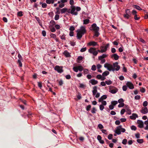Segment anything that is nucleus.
I'll return each mask as SVG.
<instances>
[{
  "instance_id": "obj_1",
  "label": "nucleus",
  "mask_w": 148,
  "mask_h": 148,
  "mask_svg": "<svg viewBox=\"0 0 148 148\" xmlns=\"http://www.w3.org/2000/svg\"><path fill=\"white\" fill-rule=\"evenodd\" d=\"M77 36L78 39H80L82 37V36L86 33V30L84 26H81L80 29L77 31Z\"/></svg>"
},
{
  "instance_id": "obj_2",
  "label": "nucleus",
  "mask_w": 148,
  "mask_h": 148,
  "mask_svg": "<svg viewBox=\"0 0 148 148\" xmlns=\"http://www.w3.org/2000/svg\"><path fill=\"white\" fill-rule=\"evenodd\" d=\"M91 27L92 29L91 30L95 32V35L93 37L95 36L96 37H98L99 34V33L98 32L99 29V27H97L96 24L95 23H94L92 25Z\"/></svg>"
},
{
  "instance_id": "obj_3",
  "label": "nucleus",
  "mask_w": 148,
  "mask_h": 148,
  "mask_svg": "<svg viewBox=\"0 0 148 148\" xmlns=\"http://www.w3.org/2000/svg\"><path fill=\"white\" fill-rule=\"evenodd\" d=\"M71 13L72 14L76 15L77 14V11L80 10L81 8L79 7H76L73 5L71 6Z\"/></svg>"
},
{
  "instance_id": "obj_4",
  "label": "nucleus",
  "mask_w": 148,
  "mask_h": 148,
  "mask_svg": "<svg viewBox=\"0 0 148 148\" xmlns=\"http://www.w3.org/2000/svg\"><path fill=\"white\" fill-rule=\"evenodd\" d=\"M125 131V130L124 128H122V126L120 125L116 127V129L115 130V133L119 135L121 134V132H124Z\"/></svg>"
},
{
  "instance_id": "obj_5",
  "label": "nucleus",
  "mask_w": 148,
  "mask_h": 148,
  "mask_svg": "<svg viewBox=\"0 0 148 148\" xmlns=\"http://www.w3.org/2000/svg\"><path fill=\"white\" fill-rule=\"evenodd\" d=\"M104 67L105 68H107V69L110 71H114L115 70V69L113 67V66L109 63H105L104 65Z\"/></svg>"
},
{
  "instance_id": "obj_6",
  "label": "nucleus",
  "mask_w": 148,
  "mask_h": 148,
  "mask_svg": "<svg viewBox=\"0 0 148 148\" xmlns=\"http://www.w3.org/2000/svg\"><path fill=\"white\" fill-rule=\"evenodd\" d=\"M93 90L92 91L93 95H95L96 98H98L100 96V94L99 93L97 92V87L95 86L93 88Z\"/></svg>"
},
{
  "instance_id": "obj_7",
  "label": "nucleus",
  "mask_w": 148,
  "mask_h": 148,
  "mask_svg": "<svg viewBox=\"0 0 148 148\" xmlns=\"http://www.w3.org/2000/svg\"><path fill=\"white\" fill-rule=\"evenodd\" d=\"M95 50V48L91 47L88 50V52L91 53H92L93 55L96 56L98 54V52Z\"/></svg>"
},
{
  "instance_id": "obj_8",
  "label": "nucleus",
  "mask_w": 148,
  "mask_h": 148,
  "mask_svg": "<svg viewBox=\"0 0 148 148\" xmlns=\"http://www.w3.org/2000/svg\"><path fill=\"white\" fill-rule=\"evenodd\" d=\"M126 14H124L123 16L124 18L128 19L130 17L131 14L129 10H127L125 11Z\"/></svg>"
},
{
  "instance_id": "obj_9",
  "label": "nucleus",
  "mask_w": 148,
  "mask_h": 148,
  "mask_svg": "<svg viewBox=\"0 0 148 148\" xmlns=\"http://www.w3.org/2000/svg\"><path fill=\"white\" fill-rule=\"evenodd\" d=\"M55 69L58 73H61L63 72L62 67L56 66L55 67Z\"/></svg>"
},
{
  "instance_id": "obj_10",
  "label": "nucleus",
  "mask_w": 148,
  "mask_h": 148,
  "mask_svg": "<svg viewBox=\"0 0 148 148\" xmlns=\"http://www.w3.org/2000/svg\"><path fill=\"white\" fill-rule=\"evenodd\" d=\"M118 64L117 62H115L113 64V67L116 71H118L120 69V66L118 65Z\"/></svg>"
},
{
  "instance_id": "obj_11",
  "label": "nucleus",
  "mask_w": 148,
  "mask_h": 148,
  "mask_svg": "<svg viewBox=\"0 0 148 148\" xmlns=\"http://www.w3.org/2000/svg\"><path fill=\"white\" fill-rule=\"evenodd\" d=\"M127 86L130 89H133L134 88V86L133 84L131 82H128L126 84Z\"/></svg>"
},
{
  "instance_id": "obj_12",
  "label": "nucleus",
  "mask_w": 148,
  "mask_h": 148,
  "mask_svg": "<svg viewBox=\"0 0 148 148\" xmlns=\"http://www.w3.org/2000/svg\"><path fill=\"white\" fill-rule=\"evenodd\" d=\"M137 123L138 124V126L140 128H142L143 127V123L142 121L138 120L137 121Z\"/></svg>"
},
{
  "instance_id": "obj_13",
  "label": "nucleus",
  "mask_w": 148,
  "mask_h": 148,
  "mask_svg": "<svg viewBox=\"0 0 148 148\" xmlns=\"http://www.w3.org/2000/svg\"><path fill=\"white\" fill-rule=\"evenodd\" d=\"M132 14L134 15V18L135 20H138L139 19L140 17H137V15L136 14V11L133 10L132 11Z\"/></svg>"
},
{
  "instance_id": "obj_14",
  "label": "nucleus",
  "mask_w": 148,
  "mask_h": 148,
  "mask_svg": "<svg viewBox=\"0 0 148 148\" xmlns=\"http://www.w3.org/2000/svg\"><path fill=\"white\" fill-rule=\"evenodd\" d=\"M88 45L91 46H95L97 45V42L93 41H92L88 43Z\"/></svg>"
},
{
  "instance_id": "obj_15",
  "label": "nucleus",
  "mask_w": 148,
  "mask_h": 148,
  "mask_svg": "<svg viewBox=\"0 0 148 148\" xmlns=\"http://www.w3.org/2000/svg\"><path fill=\"white\" fill-rule=\"evenodd\" d=\"M130 109L128 105H125L123 106V108L121 111H130Z\"/></svg>"
},
{
  "instance_id": "obj_16",
  "label": "nucleus",
  "mask_w": 148,
  "mask_h": 148,
  "mask_svg": "<svg viewBox=\"0 0 148 148\" xmlns=\"http://www.w3.org/2000/svg\"><path fill=\"white\" fill-rule=\"evenodd\" d=\"M138 117L137 114H136L133 113L132 114V115L130 116V118L133 120H135L136 117Z\"/></svg>"
},
{
  "instance_id": "obj_17",
  "label": "nucleus",
  "mask_w": 148,
  "mask_h": 148,
  "mask_svg": "<svg viewBox=\"0 0 148 148\" xmlns=\"http://www.w3.org/2000/svg\"><path fill=\"white\" fill-rule=\"evenodd\" d=\"M118 91V89L114 88L112 89H110V92L112 94H115Z\"/></svg>"
},
{
  "instance_id": "obj_18",
  "label": "nucleus",
  "mask_w": 148,
  "mask_h": 148,
  "mask_svg": "<svg viewBox=\"0 0 148 148\" xmlns=\"http://www.w3.org/2000/svg\"><path fill=\"white\" fill-rule=\"evenodd\" d=\"M89 82L91 83L92 85H95L97 84L98 81L93 79H91L89 81Z\"/></svg>"
},
{
  "instance_id": "obj_19",
  "label": "nucleus",
  "mask_w": 148,
  "mask_h": 148,
  "mask_svg": "<svg viewBox=\"0 0 148 148\" xmlns=\"http://www.w3.org/2000/svg\"><path fill=\"white\" fill-rule=\"evenodd\" d=\"M107 96L105 95H103L99 99V102L102 101L103 100L106 99L107 98Z\"/></svg>"
},
{
  "instance_id": "obj_20",
  "label": "nucleus",
  "mask_w": 148,
  "mask_h": 148,
  "mask_svg": "<svg viewBox=\"0 0 148 148\" xmlns=\"http://www.w3.org/2000/svg\"><path fill=\"white\" fill-rule=\"evenodd\" d=\"M111 57H114V59L116 60H118V59L119 58V56H118V55L117 54H116V53L112 55V56Z\"/></svg>"
},
{
  "instance_id": "obj_21",
  "label": "nucleus",
  "mask_w": 148,
  "mask_h": 148,
  "mask_svg": "<svg viewBox=\"0 0 148 148\" xmlns=\"http://www.w3.org/2000/svg\"><path fill=\"white\" fill-rule=\"evenodd\" d=\"M57 0H46V3L49 4H50V3H54V1H57Z\"/></svg>"
},
{
  "instance_id": "obj_22",
  "label": "nucleus",
  "mask_w": 148,
  "mask_h": 148,
  "mask_svg": "<svg viewBox=\"0 0 148 148\" xmlns=\"http://www.w3.org/2000/svg\"><path fill=\"white\" fill-rule=\"evenodd\" d=\"M107 55L106 54H103L102 56H99L98 57L99 60H101L103 58H106L107 57Z\"/></svg>"
},
{
  "instance_id": "obj_23",
  "label": "nucleus",
  "mask_w": 148,
  "mask_h": 148,
  "mask_svg": "<svg viewBox=\"0 0 148 148\" xmlns=\"http://www.w3.org/2000/svg\"><path fill=\"white\" fill-rule=\"evenodd\" d=\"M109 72L108 71H105L103 73L102 75L103 76H106L109 75Z\"/></svg>"
},
{
  "instance_id": "obj_24",
  "label": "nucleus",
  "mask_w": 148,
  "mask_h": 148,
  "mask_svg": "<svg viewBox=\"0 0 148 148\" xmlns=\"http://www.w3.org/2000/svg\"><path fill=\"white\" fill-rule=\"evenodd\" d=\"M64 54L66 57H69L70 56V55L69 53L66 51H64Z\"/></svg>"
},
{
  "instance_id": "obj_25",
  "label": "nucleus",
  "mask_w": 148,
  "mask_h": 148,
  "mask_svg": "<svg viewBox=\"0 0 148 148\" xmlns=\"http://www.w3.org/2000/svg\"><path fill=\"white\" fill-rule=\"evenodd\" d=\"M133 6L134 8H136V9H137L138 10H142V9L138 5H133Z\"/></svg>"
},
{
  "instance_id": "obj_26",
  "label": "nucleus",
  "mask_w": 148,
  "mask_h": 148,
  "mask_svg": "<svg viewBox=\"0 0 148 148\" xmlns=\"http://www.w3.org/2000/svg\"><path fill=\"white\" fill-rule=\"evenodd\" d=\"M89 20L88 19H86L84 21L83 24H87L89 23Z\"/></svg>"
},
{
  "instance_id": "obj_27",
  "label": "nucleus",
  "mask_w": 148,
  "mask_h": 148,
  "mask_svg": "<svg viewBox=\"0 0 148 148\" xmlns=\"http://www.w3.org/2000/svg\"><path fill=\"white\" fill-rule=\"evenodd\" d=\"M61 12L62 13H63L67 11V9L66 8H64L61 9Z\"/></svg>"
},
{
  "instance_id": "obj_28",
  "label": "nucleus",
  "mask_w": 148,
  "mask_h": 148,
  "mask_svg": "<svg viewBox=\"0 0 148 148\" xmlns=\"http://www.w3.org/2000/svg\"><path fill=\"white\" fill-rule=\"evenodd\" d=\"M109 46V44H107L105 46H104V50H103L104 52H105L107 50V48Z\"/></svg>"
},
{
  "instance_id": "obj_29",
  "label": "nucleus",
  "mask_w": 148,
  "mask_h": 148,
  "mask_svg": "<svg viewBox=\"0 0 148 148\" xmlns=\"http://www.w3.org/2000/svg\"><path fill=\"white\" fill-rule=\"evenodd\" d=\"M78 70L80 71H82L84 69V68L82 66H77Z\"/></svg>"
},
{
  "instance_id": "obj_30",
  "label": "nucleus",
  "mask_w": 148,
  "mask_h": 148,
  "mask_svg": "<svg viewBox=\"0 0 148 148\" xmlns=\"http://www.w3.org/2000/svg\"><path fill=\"white\" fill-rule=\"evenodd\" d=\"M117 103L118 101H112L111 102V104H112L114 106L117 104Z\"/></svg>"
},
{
  "instance_id": "obj_31",
  "label": "nucleus",
  "mask_w": 148,
  "mask_h": 148,
  "mask_svg": "<svg viewBox=\"0 0 148 148\" xmlns=\"http://www.w3.org/2000/svg\"><path fill=\"white\" fill-rule=\"evenodd\" d=\"M137 141L139 143H142L143 142V140L142 139H138L137 140Z\"/></svg>"
},
{
  "instance_id": "obj_32",
  "label": "nucleus",
  "mask_w": 148,
  "mask_h": 148,
  "mask_svg": "<svg viewBox=\"0 0 148 148\" xmlns=\"http://www.w3.org/2000/svg\"><path fill=\"white\" fill-rule=\"evenodd\" d=\"M73 69L74 71L76 72H77L78 71V66L73 67Z\"/></svg>"
},
{
  "instance_id": "obj_33",
  "label": "nucleus",
  "mask_w": 148,
  "mask_h": 148,
  "mask_svg": "<svg viewBox=\"0 0 148 148\" xmlns=\"http://www.w3.org/2000/svg\"><path fill=\"white\" fill-rule=\"evenodd\" d=\"M105 82L107 85H110L112 83V82L111 80L106 81Z\"/></svg>"
},
{
  "instance_id": "obj_34",
  "label": "nucleus",
  "mask_w": 148,
  "mask_h": 148,
  "mask_svg": "<svg viewBox=\"0 0 148 148\" xmlns=\"http://www.w3.org/2000/svg\"><path fill=\"white\" fill-rule=\"evenodd\" d=\"M127 140L126 139H124L123 140L122 143L124 145H126L127 144Z\"/></svg>"
},
{
  "instance_id": "obj_35",
  "label": "nucleus",
  "mask_w": 148,
  "mask_h": 148,
  "mask_svg": "<svg viewBox=\"0 0 148 148\" xmlns=\"http://www.w3.org/2000/svg\"><path fill=\"white\" fill-rule=\"evenodd\" d=\"M124 100L123 99L121 98L119 99L118 101L119 103H123Z\"/></svg>"
},
{
  "instance_id": "obj_36",
  "label": "nucleus",
  "mask_w": 148,
  "mask_h": 148,
  "mask_svg": "<svg viewBox=\"0 0 148 148\" xmlns=\"http://www.w3.org/2000/svg\"><path fill=\"white\" fill-rule=\"evenodd\" d=\"M83 71L85 74H87L88 73V71L87 69H83Z\"/></svg>"
},
{
  "instance_id": "obj_37",
  "label": "nucleus",
  "mask_w": 148,
  "mask_h": 148,
  "mask_svg": "<svg viewBox=\"0 0 148 148\" xmlns=\"http://www.w3.org/2000/svg\"><path fill=\"white\" fill-rule=\"evenodd\" d=\"M131 129L133 130H136V127L134 125H132L131 127Z\"/></svg>"
},
{
  "instance_id": "obj_38",
  "label": "nucleus",
  "mask_w": 148,
  "mask_h": 148,
  "mask_svg": "<svg viewBox=\"0 0 148 148\" xmlns=\"http://www.w3.org/2000/svg\"><path fill=\"white\" fill-rule=\"evenodd\" d=\"M113 137V135L112 134H109L108 136V138L109 140L111 139Z\"/></svg>"
},
{
  "instance_id": "obj_39",
  "label": "nucleus",
  "mask_w": 148,
  "mask_h": 148,
  "mask_svg": "<svg viewBox=\"0 0 148 148\" xmlns=\"http://www.w3.org/2000/svg\"><path fill=\"white\" fill-rule=\"evenodd\" d=\"M17 15L19 16H23L22 12L21 11L18 12L17 13Z\"/></svg>"
},
{
  "instance_id": "obj_40",
  "label": "nucleus",
  "mask_w": 148,
  "mask_h": 148,
  "mask_svg": "<svg viewBox=\"0 0 148 148\" xmlns=\"http://www.w3.org/2000/svg\"><path fill=\"white\" fill-rule=\"evenodd\" d=\"M56 10H57L56 13L58 14H59L60 13V12L59 11L60 8L58 7H57L56 8Z\"/></svg>"
},
{
  "instance_id": "obj_41",
  "label": "nucleus",
  "mask_w": 148,
  "mask_h": 148,
  "mask_svg": "<svg viewBox=\"0 0 148 148\" xmlns=\"http://www.w3.org/2000/svg\"><path fill=\"white\" fill-rule=\"evenodd\" d=\"M124 106V103H119V104L118 106V107L119 108H121L123 107Z\"/></svg>"
},
{
  "instance_id": "obj_42",
  "label": "nucleus",
  "mask_w": 148,
  "mask_h": 148,
  "mask_svg": "<svg viewBox=\"0 0 148 148\" xmlns=\"http://www.w3.org/2000/svg\"><path fill=\"white\" fill-rule=\"evenodd\" d=\"M77 97L79 99H80L81 98V95L79 92H78L77 95Z\"/></svg>"
},
{
  "instance_id": "obj_43",
  "label": "nucleus",
  "mask_w": 148,
  "mask_h": 148,
  "mask_svg": "<svg viewBox=\"0 0 148 148\" xmlns=\"http://www.w3.org/2000/svg\"><path fill=\"white\" fill-rule=\"evenodd\" d=\"M140 91L142 92H145V89L143 88H140Z\"/></svg>"
},
{
  "instance_id": "obj_44",
  "label": "nucleus",
  "mask_w": 148,
  "mask_h": 148,
  "mask_svg": "<svg viewBox=\"0 0 148 148\" xmlns=\"http://www.w3.org/2000/svg\"><path fill=\"white\" fill-rule=\"evenodd\" d=\"M96 66L95 65L92 66L91 68V70L92 71H95L96 70Z\"/></svg>"
},
{
  "instance_id": "obj_45",
  "label": "nucleus",
  "mask_w": 148,
  "mask_h": 148,
  "mask_svg": "<svg viewBox=\"0 0 148 148\" xmlns=\"http://www.w3.org/2000/svg\"><path fill=\"white\" fill-rule=\"evenodd\" d=\"M64 6V4L63 3H61L59 5V7L60 8H62Z\"/></svg>"
},
{
  "instance_id": "obj_46",
  "label": "nucleus",
  "mask_w": 148,
  "mask_h": 148,
  "mask_svg": "<svg viewBox=\"0 0 148 148\" xmlns=\"http://www.w3.org/2000/svg\"><path fill=\"white\" fill-rule=\"evenodd\" d=\"M98 127L100 129H102L103 128V125L101 124H99L98 125Z\"/></svg>"
},
{
  "instance_id": "obj_47",
  "label": "nucleus",
  "mask_w": 148,
  "mask_h": 148,
  "mask_svg": "<svg viewBox=\"0 0 148 148\" xmlns=\"http://www.w3.org/2000/svg\"><path fill=\"white\" fill-rule=\"evenodd\" d=\"M147 103H148L147 101H145L143 103V106H147Z\"/></svg>"
},
{
  "instance_id": "obj_48",
  "label": "nucleus",
  "mask_w": 148,
  "mask_h": 148,
  "mask_svg": "<svg viewBox=\"0 0 148 148\" xmlns=\"http://www.w3.org/2000/svg\"><path fill=\"white\" fill-rule=\"evenodd\" d=\"M59 15L58 14L56 15L55 17V19L56 20H58L59 19Z\"/></svg>"
},
{
  "instance_id": "obj_49",
  "label": "nucleus",
  "mask_w": 148,
  "mask_h": 148,
  "mask_svg": "<svg viewBox=\"0 0 148 148\" xmlns=\"http://www.w3.org/2000/svg\"><path fill=\"white\" fill-rule=\"evenodd\" d=\"M96 77L98 79H100L102 78V76L101 75H99L97 76Z\"/></svg>"
},
{
  "instance_id": "obj_50",
  "label": "nucleus",
  "mask_w": 148,
  "mask_h": 148,
  "mask_svg": "<svg viewBox=\"0 0 148 148\" xmlns=\"http://www.w3.org/2000/svg\"><path fill=\"white\" fill-rule=\"evenodd\" d=\"M86 47H84V48H82L81 49L80 51L81 52H84L85 51H86Z\"/></svg>"
},
{
  "instance_id": "obj_51",
  "label": "nucleus",
  "mask_w": 148,
  "mask_h": 148,
  "mask_svg": "<svg viewBox=\"0 0 148 148\" xmlns=\"http://www.w3.org/2000/svg\"><path fill=\"white\" fill-rule=\"evenodd\" d=\"M69 29L71 31H73L74 30L75 28L73 26H71L70 27Z\"/></svg>"
},
{
  "instance_id": "obj_52",
  "label": "nucleus",
  "mask_w": 148,
  "mask_h": 148,
  "mask_svg": "<svg viewBox=\"0 0 148 148\" xmlns=\"http://www.w3.org/2000/svg\"><path fill=\"white\" fill-rule=\"evenodd\" d=\"M47 6V4L46 3H43L42 5V6L43 8H46Z\"/></svg>"
},
{
  "instance_id": "obj_53",
  "label": "nucleus",
  "mask_w": 148,
  "mask_h": 148,
  "mask_svg": "<svg viewBox=\"0 0 148 148\" xmlns=\"http://www.w3.org/2000/svg\"><path fill=\"white\" fill-rule=\"evenodd\" d=\"M120 123V122L119 120H116L115 122V123L116 125H119Z\"/></svg>"
},
{
  "instance_id": "obj_54",
  "label": "nucleus",
  "mask_w": 148,
  "mask_h": 148,
  "mask_svg": "<svg viewBox=\"0 0 148 148\" xmlns=\"http://www.w3.org/2000/svg\"><path fill=\"white\" fill-rule=\"evenodd\" d=\"M97 140L99 141L101 139V137L99 135H98L97 136Z\"/></svg>"
},
{
  "instance_id": "obj_55",
  "label": "nucleus",
  "mask_w": 148,
  "mask_h": 148,
  "mask_svg": "<svg viewBox=\"0 0 148 148\" xmlns=\"http://www.w3.org/2000/svg\"><path fill=\"white\" fill-rule=\"evenodd\" d=\"M69 3L71 5H73L74 3V1L73 0H70Z\"/></svg>"
},
{
  "instance_id": "obj_56",
  "label": "nucleus",
  "mask_w": 148,
  "mask_h": 148,
  "mask_svg": "<svg viewBox=\"0 0 148 148\" xmlns=\"http://www.w3.org/2000/svg\"><path fill=\"white\" fill-rule=\"evenodd\" d=\"M102 105H106V102L105 101L102 100L101 101Z\"/></svg>"
},
{
  "instance_id": "obj_57",
  "label": "nucleus",
  "mask_w": 148,
  "mask_h": 148,
  "mask_svg": "<svg viewBox=\"0 0 148 148\" xmlns=\"http://www.w3.org/2000/svg\"><path fill=\"white\" fill-rule=\"evenodd\" d=\"M104 108V106L102 105H100V110H102Z\"/></svg>"
},
{
  "instance_id": "obj_58",
  "label": "nucleus",
  "mask_w": 148,
  "mask_h": 148,
  "mask_svg": "<svg viewBox=\"0 0 148 148\" xmlns=\"http://www.w3.org/2000/svg\"><path fill=\"white\" fill-rule=\"evenodd\" d=\"M38 85L39 87L40 88H41L42 87V85L41 83L40 82H38Z\"/></svg>"
},
{
  "instance_id": "obj_59",
  "label": "nucleus",
  "mask_w": 148,
  "mask_h": 148,
  "mask_svg": "<svg viewBox=\"0 0 148 148\" xmlns=\"http://www.w3.org/2000/svg\"><path fill=\"white\" fill-rule=\"evenodd\" d=\"M101 85L102 86H105L106 85V83L105 82H102L101 83Z\"/></svg>"
},
{
  "instance_id": "obj_60",
  "label": "nucleus",
  "mask_w": 148,
  "mask_h": 148,
  "mask_svg": "<svg viewBox=\"0 0 148 148\" xmlns=\"http://www.w3.org/2000/svg\"><path fill=\"white\" fill-rule=\"evenodd\" d=\"M51 31L52 32H54L56 31V29L54 27H52L50 28Z\"/></svg>"
},
{
  "instance_id": "obj_61",
  "label": "nucleus",
  "mask_w": 148,
  "mask_h": 148,
  "mask_svg": "<svg viewBox=\"0 0 148 148\" xmlns=\"http://www.w3.org/2000/svg\"><path fill=\"white\" fill-rule=\"evenodd\" d=\"M140 98V96L136 95L135 97V99H139Z\"/></svg>"
},
{
  "instance_id": "obj_62",
  "label": "nucleus",
  "mask_w": 148,
  "mask_h": 148,
  "mask_svg": "<svg viewBox=\"0 0 148 148\" xmlns=\"http://www.w3.org/2000/svg\"><path fill=\"white\" fill-rule=\"evenodd\" d=\"M86 77L87 78L89 79H91L92 77V76L90 74L88 75Z\"/></svg>"
},
{
  "instance_id": "obj_63",
  "label": "nucleus",
  "mask_w": 148,
  "mask_h": 148,
  "mask_svg": "<svg viewBox=\"0 0 148 148\" xmlns=\"http://www.w3.org/2000/svg\"><path fill=\"white\" fill-rule=\"evenodd\" d=\"M120 120L122 122H125L126 121V119L125 118H121V119Z\"/></svg>"
},
{
  "instance_id": "obj_64",
  "label": "nucleus",
  "mask_w": 148,
  "mask_h": 148,
  "mask_svg": "<svg viewBox=\"0 0 148 148\" xmlns=\"http://www.w3.org/2000/svg\"><path fill=\"white\" fill-rule=\"evenodd\" d=\"M55 27L57 29H59L60 28V25H55Z\"/></svg>"
}]
</instances>
